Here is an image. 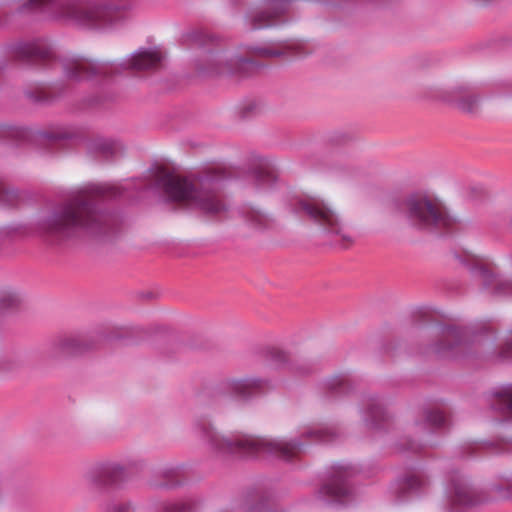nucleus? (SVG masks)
<instances>
[{
  "label": "nucleus",
  "mask_w": 512,
  "mask_h": 512,
  "mask_svg": "<svg viewBox=\"0 0 512 512\" xmlns=\"http://www.w3.org/2000/svg\"><path fill=\"white\" fill-rule=\"evenodd\" d=\"M226 178V171L222 168H207L191 177L160 173L155 186L168 202L217 215L226 210L221 196L222 183Z\"/></svg>",
  "instance_id": "1"
},
{
  "label": "nucleus",
  "mask_w": 512,
  "mask_h": 512,
  "mask_svg": "<svg viewBox=\"0 0 512 512\" xmlns=\"http://www.w3.org/2000/svg\"><path fill=\"white\" fill-rule=\"evenodd\" d=\"M107 222L108 217L97 209L93 197L80 195L42 217L36 232L45 240L58 243L83 234L105 233Z\"/></svg>",
  "instance_id": "2"
},
{
  "label": "nucleus",
  "mask_w": 512,
  "mask_h": 512,
  "mask_svg": "<svg viewBox=\"0 0 512 512\" xmlns=\"http://www.w3.org/2000/svg\"><path fill=\"white\" fill-rule=\"evenodd\" d=\"M203 436L211 448L223 455L258 456L270 455L283 460H290L302 449L304 444L299 440L268 439L237 434L221 435L216 429L207 425L203 427Z\"/></svg>",
  "instance_id": "3"
},
{
  "label": "nucleus",
  "mask_w": 512,
  "mask_h": 512,
  "mask_svg": "<svg viewBox=\"0 0 512 512\" xmlns=\"http://www.w3.org/2000/svg\"><path fill=\"white\" fill-rule=\"evenodd\" d=\"M400 211L412 226L429 231L449 230L455 223L445 207L422 196H411L405 199L401 203Z\"/></svg>",
  "instance_id": "4"
},
{
  "label": "nucleus",
  "mask_w": 512,
  "mask_h": 512,
  "mask_svg": "<svg viewBox=\"0 0 512 512\" xmlns=\"http://www.w3.org/2000/svg\"><path fill=\"white\" fill-rule=\"evenodd\" d=\"M128 3L101 2L95 4H70L65 15L88 28L102 29L122 20Z\"/></svg>",
  "instance_id": "5"
},
{
  "label": "nucleus",
  "mask_w": 512,
  "mask_h": 512,
  "mask_svg": "<svg viewBox=\"0 0 512 512\" xmlns=\"http://www.w3.org/2000/svg\"><path fill=\"white\" fill-rule=\"evenodd\" d=\"M295 0H261L244 15V26L249 31L266 29L288 22V15Z\"/></svg>",
  "instance_id": "6"
},
{
  "label": "nucleus",
  "mask_w": 512,
  "mask_h": 512,
  "mask_svg": "<svg viewBox=\"0 0 512 512\" xmlns=\"http://www.w3.org/2000/svg\"><path fill=\"white\" fill-rule=\"evenodd\" d=\"M295 212L317 225L323 231L341 235L343 239L349 238L343 233L344 223L339 214L323 200L317 198H305L297 202Z\"/></svg>",
  "instance_id": "7"
},
{
  "label": "nucleus",
  "mask_w": 512,
  "mask_h": 512,
  "mask_svg": "<svg viewBox=\"0 0 512 512\" xmlns=\"http://www.w3.org/2000/svg\"><path fill=\"white\" fill-rule=\"evenodd\" d=\"M355 473L351 466L334 465L328 480L318 492L319 497L331 502H343L351 494L350 480Z\"/></svg>",
  "instance_id": "8"
},
{
  "label": "nucleus",
  "mask_w": 512,
  "mask_h": 512,
  "mask_svg": "<svg viewBox=\"0 0 512 512\" xmlns=\"http://www.w3.org/2000/svg\"><path fill=\"white\" fill-rule=\"evenodd\" d=\"M108 66V63H100L84 56L67 57L62 61L65 77L77 82L108 74Z\"/></svg>",
  "instance_id": "9"
},
{
  "label": "nucleus",
  "mask_w": 512,
  "mask_h": 512,
  "mask_svg": "<svg viewBox=\"0 0 512 512\" xmlns=\"http://www.w3.org/2000/svg\"><path fill=\"white\" fill-rule=\"evenodd\" d=\"M467 348L464 331L452 326L443 328L438 341L432 346L433 352L440 357H457L464 354Z\"/></svg>",
  "instance_id": "10"
},
{
  "label": "nucleus",
  "mask_w": 512,
  "mask_h": 512,
  "mask_svg": "<svg viewBox=\"0 0 512 512\" xmlns=\"http://www.w3.org/2000/svg\"><path fill=\"white\" fill-rule=\"evenodd\" d=\"M195 69L200 75L213 76L231 73L232 66L220 49H202L195 59Z\"/></svg>",
  "instance_id": "11"
},
{
  "label": "nucleus",
  "mask_w": 512,
  "mask_h": 512,
  "mask_svg": "<svg viewBox=\"0 0 512 512\" xmlns=\"http://www.w3.org/2000/svg\"><path fill=\"white\" fill-rule=\"evenodd\" d=\"M12 52L15 58L31 63L48 62L53 57L50 45L40 39L16 43Z\"/></svg>",
  "instance_id": "12"
},
{
  "label": "nucleus",
  "mask_w": 512,
  "mask_h": 512,
  "mask_svg": "<svg viewBox=\"0 0 512 512\" xmlns=\"http://www.w3.org/2000/svg\"><path fill=\"white\" fill-rule=\"evenodd\" d=\"M124 478V468L115 463L97 465L86 475V479L89 484L97 488L118 484Z\"/></svg>",
  "instance_id": "13"
},
{
  "label": "nucleus",
  "mask_w": 512,
  "mask_h": 512,
  "mask_svg": "<svg viewBox=\"0 0 512 512\" xmlns=\"http://www.w3.org/2000/svg\"><path fill=\"white\" fill-rule=\"evenodd\" d=\"M262 385V380L254 378L230 380L223 386V400H230L232 397H235L239 400L247 401L260 393Z\"/></svg>",
  "instance_id": "14"
},
{
  "label": "nucleus",
  "mask_w": 512,
  "mask_h": 512,
  "mask_svg": "<svg viewBox=\"0 0 512 512\" xmlns=\"http://www.w3.org/2000/svg\"><path fill=\"white\" fill-rule=\"evenodd\" d=\"M450 498L453 504L471 507L481 502L477 493L461 475H454L450 480Z\"/></svg>",
  "instance_id": "15"
},
{
  "label": "nucleus",
  "mask_w": 512,
  "mask_h": 512,
  "mask_svg": "<svg viewBox=\"0 0 512 512\" xmlns=\"http://www.w3.org/2000/svg\"><path fill=\"white\" fill-rule=\"evenodd\" d=\"M164 60L165 54L158 48L141 49L123 65L125 69L157 70L163 66Z\"/></svg>",
  "instance_id": "16"
},
{
  "label": "nucleus",
  "mask_w": 512,
  "mask_h": 512,
  "mask_svg": "<svg viewBox=\"0 0 512 512\" xmlns=\"http://www.w3.org/2000/svg\"><path fill=\"white\" fill-rule=\"evenodd\" d=\"M471 274L475 280L485 288H491L494 295H506L512 292V281L500 279L488 268L476 265L471 268Z\"/></svg>",
  "instance_id": "17"
},
{
  "label": "nucleus",
  "mask_w": 512,
  "mask_h": 512,
  "mask_svg": "<svg viewBox=\"0 0 512 512\" xmlns=\"http://www.w3.org/2000/svg\"><path fill=\"white\" fill-rule=\"evenodd\" d=\"M426 486V480L418 473H409L399 479L394 487L398 500H404Z\"/></svg>",
  "instance_id": "18"
},
{
  "label": "nucleus",
  "mask_w": 512,
  "mask_h": 512,
  "mask_svg": "<svg viewBox=\"0 0 512 512\" xmlns=\"http://www.w3.org/2000/svg\"><path fill=\"white\" fill-rule=\"evenodd\" d=\"M480 100V97L472 93L467 87L459 86L453 90L455 106L465 113L473 114L477 112Z\"/></svg>",
  "instance_id": "19"
},
{
  "label": "nucleus",
  "mask_w": 512,
  "mask_h": 512,
  "mask_svg": "<svg viewBox=\"0 0 512 512\" xmlns=\"http://www.w3.org/2000/svg\"><path fill=\"white\" fill-rule=\"evenodd\" d=\"M122 150L121 143L112 139L96 138L89 144V151L104 159H109L121 153Z\"/></svg>",
  "instance_id": "20"
},
{
  "label": "nucleus",
  "mask_w": 512,
  "mask_h": 512,
  "mask_svg": "<svg viewBox=\"0 0 512 512\" xmlns=\"http://www.w3.org/2000/svg\"><path fill=\"white\" fill-rule=\"evenodd\" d=\"M57 346L65 353L80 354L91 350L94 347V342L76 337H65L57 342Z\"/></svg>",
  "instance_id": "21"
},
{
  "label": "nucleus",
  "mask_w": 512,
  "mask_h": 512,
  "mask_svg": "<svg viewBox=\"0 0 512 512\" xmlns=\"http://www.w3.org/2000/svg\"><path fill=\"white\" fill-rule=\"evenodd\" d=\"M388 419L389 415L385 411L382 403L376 398L369 399L367 403L366 421L370 422L372 426L378 427L381 423L387 422Z\"/></svg>",
  "instance_id": "22"
},
{
  "label": "nucleus",
  "mask_w": 512,
  "mask_h": 512,
  "mask_svg": "<svg viewBox=\"0 0 512 512\" xmlns=\"http://www.w3.org/2000/svg\"><path fill=\"white\" fill-rule=\"evenodd\" d=\"M303 436L312 442L328 443L338 437V431L331 426H318L308 429Z\"/></svg>",
  "instance_id": "23"
},
{
  "label": "nucleus",
  "mask_w": 512,
  "mask_h": 512,
  "mask_svg": "<svg viewBox=\"0 0 512 512\" xmlns=\"http://www.w3.org/2000/svg\"><path fill=\"white\" fill-rule=\"evenodd\" d=\"M249 178L256 188H267L276 181L277 176L271 169L259 167L250 173Z\"/></svg>",
  "instance_id": "24"
},
{
  "label": "nucleus",
  "mask_w": 512,
  "mask_h": 512,
  "mask_svg": "<svg viewBox=\"0 0 512 512\" xmlns=\"http://www.w3.org/2000/svg\"><path fill=\"white\" fill-rule=\"evenodd\" d=\"M492 407L503 414L512 415V386L503 389L495 395Z\"/></svg>",
  "instance_id": "25"
},
{
  "label": "nucleus",
  "mask_w": 512,
  "mask_h": 512,
  "mask_svg": "<svg viewBox=\"0 0 512 512\" xmlns=\"http://www.w3.org/2000/svg\"><path fill=\"white\" fill-rule=\"evenodd\" d=\"M18 192L4 183H0V204L7 207H12L18 204Z\"/></svg>",
  "instance_id": "26"
},
{
  "label": "nucleus",
  "mask_w": 512,
  "mask_h": 512,
  "mask_svg": "<svg viewBox=\"0 0 512 512\" xmlns=\"http://www.w3.org/2000/svg\"><path fill=\"white\" fill-rule=\"evenodd\" d=\"M20 297L12 290H4L0 293V311L12 309L18 306Z\"/></svg>",
  "instance_id": "27"
},
{
  "label": "nucleus",
  "mask_w": 512,
  "mask_h": 512,
  "mask_svg": "<svg viewBox=\"0 0 512 512\" xmlns=\"http://www.w3.org/2000/svg\"><path fill=\"white\" fill-rule=\"evenodd\" d=\"M243 214L247 221L251 222L252 224L262 227L266 226L268 223L267 216L262 213L260 210L254 209L252 207H247L243 210Z\"/></svg>",
  "instance_id": "28"
},
{
  "label": "nucleus",
  "mask_w": 512,
  "mask_h": 512,
  "mask_svg": "<svg viewBox=\"0 0 512 512\" xmlns=\"http://www.w3.org/2000/svg\"><path fill=\"white\" fill-rule=\"evenodd\" d=\"M425 421L432 427L440 428L446 425V417L439 410H428L425 412Z\"/></svg>",
  "instance_id": "29"
},
{
  "label": "nucleus",
  "mask_w": 512,
  "mask_h": 512,
  "mask_svg": "<svg viewBox=\"0 0 512 512\" xmlns=\"http://www.w3.org/2000/svg\"><path fill=\"white\" fill-rule=\"evenodd\" d=\"M259 65L251 59H241L237 64L238 71L243 75H252L259 69Z\"/></svg>",
  "instance_id": "30"
},
{
  "label": "nucleus",
  "mask_w": 512,
  "mask_h": 512,
  "mask_svg": "<svg viewBox=\"0 0 512 512\" xmlns=\"http://www.w3.org/2000/svg\"><path fill=\"white\" fill-rule=\"evenodd\" d=\"M252 52L259 57L272 58L283 55V51L273 47H253Z\"/></svg>",
  "instance_id": "31"
},
{
  "label": "nucleus",
  "mask_w": 512,
  "mask_h": 512,
  "mask_svg": "<svg viewBox=\"0 0 512 512\" xmlns=\"http://www.w3.org/2000/svg\"><path fill=\"white\" fill-rule=\"evenodd\" d=\"M268 358L275 365H282L289 360L288 354L278 348H272L268 351Z\"/></svg>",
  "instance_id": "32"
},
{
  "label": "nucleus",
  "mask_w": 512,
  "mask_h": 512,
  "mask_svg": "<svg viewBox=\"0 0 512 512\" xmlns=\"http://www.w3.org/2000/svg\"><path fill=\"white\" fill-rule=\"evenodd\" d=\"M191 508L186 502H175L166 506L168 512H190Z\"/></svg>",
  "instance_id": "33"
},
{
  "label": "nucleus",
  "mask_w": 512,
  "mask_h": 512,
  "mask_svg": "<svg viewBox=\"0 0 512 512\" xmlns=\"http://www.w3.org/2000/svg\"><path fill=\"white\" fill-rule=\"evenodd\" d=\"M105 512H130V506L125 503L114 502L106 507Z\"/></svg>",
  "instance_id": "34"
},
{
  "label": "nucleus",
  "mask_w": 512,
  "mask_h": 512,
  "mask_svg": "<svg viewBox=\"0 0 512 512\" xmlns=\"http://www.w3.org/2000/svg\"><path fill=\"white\" fill-rule=\"evenodd\" d=\"M495 490L503 497L512 499V481L507 483V485L500 484L495 486Z\"/></svg>",
  "instance_id": "35"
},
{
  "label": "nucleus",
  "mask_w": 512,
  "mask_h": 512,
  "mask_svg": "<svg viewBox=\"0 0 512 512\" xmlns=\"http://www.w3.org/2000/svg\"><path fill=\"white\" fill-rule=\"evenodd\" d=\"M95 193L98 195H110V196H116L118 195L117 188L115 187H97L95 189Z\"/></svg>",
  "instance_id": "36"
},
{
  "label": "nucleus",
  "mask_w": 512,
  "mask_h": 512,
  "mask_svg": "<svg viewBox=\"0 0 512 512\" xmlns=\"http://www.w3.org/2000/svg\"><path fill=\"white\" fill-rule=\"evenodd\" d=\"M48 2H49V0H28L25 3V5L31 9H34V8H40L44 5H46Z\"/></svg>",
  "instance_id": "37"
},
{
  "label": "nucleus",
  "mask_w": 512,
  "mask_h": 512,
  "mask_svg": "<svg viewBox=\"0 0 512 512\" xmlns=\"http://www.w3.org/2000/svg\"><path fill=\"white\" fill-rule=\"evenodd\" d=\"M512 353V339L507 340L502 348L501 354L504 357H507L509 354Z\"/></svg>",
  "instance_id": "38"
},
{
  "label": "nucleus",
  "mask_w": 512,
  "mask_h": 512,
  "mask_svg": "<svg viewBox=\"0 0 512 512\" xmlns=\"http://www.w3.org/2000/svg\"><path fill=\"white\" fill-rule=\"evenodd\" d=\"M508 226H509V229L512 231V216L509 219Z\"/></svg>",
  "instance_id": "39"
},
{
  "label": "nucleus",
  "mask_w": 512,
  "mask_h": 512,
  "mask_svg": "<svg viewBox=\"0 0 512 512\" xmlns=\"http://www.w3.org/2000/svg\"><path fill=\"white\" fill-rule=\"evenodd\" d=\"M509 259H510V260H511V262H512V249H511V252H510V254H509Z\"/></svg>",
  "instance_id": "40"
}]
</instances>
